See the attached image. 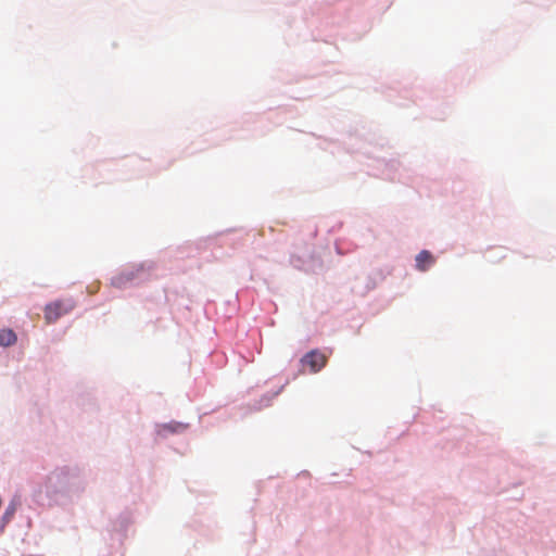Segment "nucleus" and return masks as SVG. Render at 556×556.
<instances>
[{
  "instance_id": "f257e3e1",
  "label": "nucleus",
  "mask_w": 556,
  "mask_h": 556,
  "mask_svg": "<svg viewBox=\"0 0 556 556\" xmlns=\"http://www.w3.org/2000/svg\"><path fill=\"white\" fill-rule=\"evenodd\" d=\"M75 306L72 300H56L46 305L45 320L47 324L56 321L62 316L68 314Z\"/></svg>"
},
{
  "instance_id": "f03ea898",
  "label": "nucleus",
  "mask_w": 556,
  "mask_h": 556,
  "mask_svg": "<svg viewBox=\"0 0 556 556\" xmlns=\"http://www.w3.org/2000/svg\"><path fill=\"white\" fill-rule=\"evenodd\" d=\"M326 363L327 357L316 350L308 352L302 358V364L307 365L309 367L311 372L314 374L318 372L321 368H324Z\"/></svg>"
},
{
  "instance_id": "7ed1b4c3",
  "label": "nucleus",
  "mask_w": 556,
  "mask_h": 556,
  "mask_svg": "<svg viewBox=\"0 0 556 556\" xmlns=\"http://www.w3.org/2000/svg\"><path fill=\"white\" fill-rule=\"evenodd\" d=\"M434 262L435 260L433 255L427 250H422L416 256V267L420 271L429 269L434 264Z\"/></svg>"
},
{
  "instance_id": "20e7f679",
  "label": "nucleus",
  "mask_w": 556,
  "mask_h": 556,
  "mask_svg": "<svg viewBox=\"0 0 556 556\" xmlns=\"http://www.w3.org/2000/svg\"><path fill=\"white\" fill-rule=\"evenodd\" d=\"M16 334L11 329H1L0 330V345L1 346H11L16 342Z\"/></svg>"
},
{
  "instance_id": "39448f33",
  "label": "nucleus",
  "mask_w": 556,
  "mask_h": 556,
  "mask_svg": "<svg viewBox=\"0 0 556 556\" xmlns=\"http://www.w3.org/2000/svg\"><path fill=\"white\" fill-rule=\"evenodd\" d=\"M164 429H167L169 431H176V429L174 427H172L170 425L164 426Z\"/></svg>"
}]
</instances>
